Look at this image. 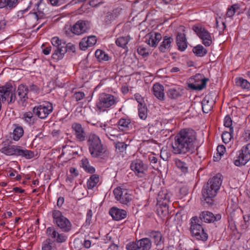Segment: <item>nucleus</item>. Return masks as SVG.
<instances>
[{"instance_id":"obj_15","label":"nucleus","mask_w":250,"mask_h":250,"mask_svg":"<svg viewBox=\"0 0 250 250\" xmlns=\"http://www.w3.org/2000/svg\"><path fill=\"white\" fill-rule=\"evenodd\" d=\"M46 233L48 237L55 242L63 243L67 239V236L63 233H60L54 227L47 228Z\"/></svg>"},{"instance_id":"obj_60","label":"nucleus","mask_w":250,"mask_h":250,"mask_svg":"<svg viewBox=\"0 0 250 250\" xmlns=\"http://www.w3.org/2000/svg\"><path fill=\"white\" fill-rule=\"evenodd\" d=\"M92 216V213L91 210L89 209L88 210L86 213V223L90 224Z\"/></svg>"},{"instance_id":"obj_51","label":"nucleus","mask_w":250,"mask_h":250,"mask_svg":"<svg viewBox=\"0 0 250 250\" xmlns=\"http://www.w3.org/2000/svg\"><path fill=\"white\" fill-rule=\"evenodd\" d=\"M116 149L120 152H123L126 150L127 145L123 142H118L115 145Z\"/></svg>"},{"instance_id":"obj_50","label":"nucleus","mask_w":250,"mask_h":250,"mask_svg":"<svg viewBox=\"0 0 250 250\" xmlns=\"http://www.w3.org/2000/svg\"><path fill=\"white\" fill-rule=\"evenodd\" d=\"M240 8V6L238 4H235L232 5L228 9L226 15L228 17H232L235 14L236 10Z\"/></svg>"},{"instance_id":"obj_37","label":"nucleus","mask_w":250,"mask_h":250,"mask_svg":"<svg viewBox=\"0 0 250 250\" xmlns=\"http://www.w3.org/2000/svg\"><path fill=\"white\" fill-rule=\"evenodd\" d=\"M182 90L179 88H171L167 91L168 97L171 99H176L182 96Z\"/></svg>"},{"instance_id":"obj_43","label":"nucleus","mask_w":250,"mask_h":250,"mask_svg":"<svg viewBox=\"0 0 250 250\" xmlns=\"http://www.w3.org/2000/svg\"><path fill=\"white\" fill-rule=\"evenodd\" d=\"M235 83L237 86L241 87L242 88L248 89L250 88V83L242 78H236Z\"/></svg>"},{"instance_id":"obj_3","label":"nucleus","mask_w":250,"mask_h":250,"mask_svg":"<svg viewBox=\"0 0 250 250\" xmlns=\"http://www.w3.org/2000/svg\"><path fill=\"white\" fill-rule=\"evenodd\" d=\"M51 43L53 45V53L52 58L53 60L59 61L62 59L67 51L75 52L76 46L72 43H65L60 40L58 37H54L51 39Z\"/></svg>"},{"instance_id":"obj_13","label":"nucleus","mask_w":250,"mask_h":250,"mask_svg":"<svg viewBox=\"0 0 250 250\" xmlns=\"http://www.w3.org/2000/svg\"><path fill=\"white\" fill-rule=\"evenodd\" d=\"M192 29L202 40V43L206 46H209L211 44L212 39L211 35L205 28L199 25H194Z\"/></svg>"},{"instance_id":"obj_1","label":"nucleus","mask_w":250,"mask_h":250,"mask_svg":"<svg viewBox=\"0 0 250 250\" xmlns=\"http://www.w3.org/2000/svg\"><path fill=\"white\" fill-rule=\"evenodd\" d=\"M196 133L191 129L181 130L175 137L172 144L173 152L175 154L191 153L194 150V143Z\"/></svg>"},{"instance_id":"obj_62","label":"nucleus","mask_w":250,"mask_h":250,"mask_svg":"<svg viewBox=\"0 0 250 250\" xmlns=\"http://www.w3.org/2000/svg\"><path fill=\"white\" fill-rule=\"evenodd\" d=\"M118 246L117 245L112 244L108 247L107 250H118Z\"/></svg>"},{"instance_id":"obj_44","label":"nucleus","mask_w":250,"mask_h":250,"mask_svg":"<svg viewBox=\"0 0 250 250\" xmlns=\"http://www.w3.org/2000/svg\"><path fill=\"white\" fill-rule=\"evenodd\" d=\"M233 128H230L229 131H224L222 135L223 142L225 143H228L233 137Z\"/></svg>"},{"instance_id":"obj_39","label":"nucleus","mask_w":250,"mask_h":250,"mask_svg":"<svg viewBox=\"0 0 250 250\" xmlns=\"http://www.w3.org/2000/svg\"><path fill=\"white\" fill-rule=\"evenodd\" d=\"M159 205L157 208L158 214L161 217H165L168 214V208L167 204L165 203H158Z\"/></svg>"},{"instance_id":"obj_49","label":"nucleus","mask_w":250,"mask_h":250,"mask_svg":"<svg viewBox=\"0 0 250 250\" xmlns=\"http://www.w3.org/2000/svg\"><path fill=\"white\" fill-rule=\"evenodd\" d=\"M33 112H27L23 114L24 121L29 125H33L35 123V118Z\"/></svg>"},{"instance_id":"obj_25","label":"nucleus","mask_w":250,"mask_h":250,"mask_svg":"<svg viewBox=\"0 0 250 250\" xmlns=\"http://www.w3.org/2000/svg\"><path fill=\"white\" fill-rule=\"evenodd\" d=\"M97 42V38L95 36H89L82 39L79 43L81 50H85L88 47H92Z\"/></svg>"},{"instance_id":"obj_19","label":"nucleus","mask_w":250,"mask_h":250,"mask_svg":"<svg viewBox=\"0 0 250 250\" xmlns=\"http://www.w3.org/2000/svg\"><path fill=\"white\" fill-rule=\"evenodd\" d=\"M199 218L202 221L209 223L220 220L221 215L220 214L214 215L210 211H203L200 214Z\"/></svg>"},{"instance_id":"obj_23","label":"nucleus","mask_w":250,"mask_h":250,"mask_svg":"<svg viewBox=\"0 0 250 250\" xmlns=\"http://www.w3.org/2000/svg\"><path fill=\"white\" fill-rule=\"evenodd\" d=\"M100 127L103 130V133L111 140L118 137V130L115 127L107 125L106 124H101Z\"/></svg>"},{"instance_id":"obj_41","label":"nucleus","mask_w":250,"mask_h":250,"mask_svg":"<svg viewBox=\"0 0 250 250\" xmlns=\"http://www.w3.org/2000/svg\"><path fill=\"white\" fill-rule=\"evenodd\" d=\"M99 182V177L98 175H92L87 182V187L88 189L93 188Z\"/></svg>"},{"instance_id":"obj_47","label":"nucleus","mask_w":250,"mask_h":250,"mask_svg":"<svg viewBox=\"0 0 250 250\" xmlns=\"http://www.w3.org/2000/svg\"><path fill=\"white\" fill-rule=\"evenodd\" d=\"M138 114L139 117L142 120H145L147 117V108L144 104L138 105Z\"/></svg>"},{"instance_id":"obj_59","label":"nucleus","mask_w":250,"mask_h":250,"mask_svg":"<svg viewBox=\"0 0 250 250\" xmlns=\"http://www.w3.org/2000/svg\"><path fill=\"white\" fill-rule=\"evenodd\" d=\"M113 20H114L113 15L110 13H107L105 17V19H104L105 22L107 24H108L110 22V21H112Z\"/></svg>"},{"instance_id":"obj_16","label":"nucleus","mask_w":250,"mask_h":250,"mask_svg":"<svg viewBox=\"0 0 250 250\" xmlns=\"http://www.w3.org/2000/svg\"><path fill=\"white\" fill-rule=\"evenodd\" d=\"M90 24L87 21L79 20L71 27V32L77 35L83 34L90 29Z\"/></svg>"},{"instance_id":"obj_56","label":"nucleus","mask_w":250,"mask_h":250,"mask_svg":"<svg viewBox=\"0 0 250 250\" xmlns=\"http://www.w3.org/2000/svg\"><path fill=\"white\" fill-rule=\"evenodd\" d=\"M224 125L226 127H229V129H230V128H233L231 126H232V120L229 116L228 115L225 117L224 121Z\"/></svg>"},{"instance_id":"obj_6","label":"nucleus","mask_w":250,"mask_h":250,"mask_svg":"<svg viewBox=\"0 0 250 250\" xmlns=\"http://www.w3.org/2000/svg\"><path fill=\"white\" fill-rule=\"evenodd\" d=\"M199 222V219L197 216L193 217L190 219L189 230L191 235L192 237L197 240L206 241L208 238V235Z\"/></svg>"},{"instance_id":"obj_54","label":"nucleus","mask_w":250,"mask_h":250,"mask_svg":"<svg viewBox=\"0 0 250 250\" xmlns=\"http://www.w3.org/2000/svg\"><path fill=\"white\" fill-rule=\"evenodd\" d=\"M85 96V94L83 92H76L73 96V98L76 101H79L82 100Z\"/></svg>"},{"instance_id":"obj_21","label":"nucleus","mask_w":250,"mask_h":250,"mask_svg":"<svg viewBox=\"0 0 250 250\" xmlns=\"http://www.w3.org/2000/svg\"><path fill=\"white\" fill-rule=\"evenodd\" d=\"M28 87L24 84H20L17 89L18 97L19 98L18 102L20 104L24 106L26 104L28 97Z\"/></svg>"},{"instance_id":"obj_46","label":"nucleus","mask_w":250,"mask_h":250,"mask_svg":"<svg viewBox=\"0 0 250 250\" xmlns=\"http://www.w3.org/2000/svg\"><path fill=\"white\" fill-rule=\"evenodd\" d=\"M175 164L176 167L180 169L182 172L185 173L188 171V165L184 162L181 161L180 159H176L175 160Z\"/></svg>"},{"instance_id":"obj_26","label":"nucleus","mask_w":250,"mask_h":250,"mask_svg":"<svg viewBox=\"0 0 250 250\" xmlns=\"http://www.w3.org/2000/svg\"><path fill=\"white\" fill-rule=\"evenodd\" d=\"M173 39L169 36H165L163 37V40L160 45L159 47L160 51L162 52H166L169 51L171 43L173 42Z\"/></svg>"},{"instance_id":"obj_42","label":"nucleus","mask_w":250,"mask_h":250,"mask_svg":"<svg viewBox=\"0 0 250 250\" xmlns=\"http://www.w3.org/2000/svg\"><path fill=\"white\" fill-rule=\"evenodd\" d=\"M193 52L198 57H203L207 53V50L202 45H198L192 49Z\"/></svg>"},{"instance_id":"obj_9","label":"nucleus","mask_w":250,"mask_h":250,"mask_svg":"<svg viewBox=\"0 0 250 250\" xmlns=\"http://www.w3.org/2000/svg\"><path fill=\"white\" fill-rule=\"evenodd\" d=\"M16 86L10 83H6L0 86V99L2 102H7L10 104H13L16 100Z\"/></svg>"},{"instance_id":"obj_57","label":"nucleus","mask_w":250,"mask_h":250,"mask_svg":"<svg viewBox=\"0 0 250 250\" xmlns=\"http://www.w3.org/2000/svg\"><path fill=\"white\" fill-rule=\"evenodd\" d=\"M226 151V148L223 145L218 146L217 147V154L219 155L220 156L223 155Z\"/></svg>"},{"instance_id":"obj_36","label":"nucleus","mask_w":250,"mask_h":250,"mask_svg":"<svg viewBox=\"0 0 250 250\" xmlns=\"http://www.w3.org/2000/svg\"><path fill=\"white\" fill-rule=\"evenodd\" d=\"M138 242L139 249L142 250H149L151 248L152 242L148 238H142L138 240Z\"/></svg>"},{"instance_id":"obj_12","label":"nucleus","mask_w":250,"mask_h":250,"mask_svg":"<svg viewBox=\"0 0 250 250\" xmlns=\"http://www.w3.org/2000/svg\"><path fill=\"white\" fill-rule=\"evenodd\" d=\"M250 160V143L242 147L234 161L236 166L240 167L245 165Z\"/></svg>"},{"instance_id":"obj_32","label":"nucleus","mask_w":250,"mask_h":250,"mask_svg":"<svg viewBox=\"0 0 250 250\" xmlns=\"http://www.w3.org/2000/svg\"><path fill=\"white\" fill-rule=\"evenodd\" d=\"M147 235L151 238L156 246L161 245L163 242L162 241V235L160 231H151L147 233Z\"/></svg>"},{"instance_id":"obj_34","label":"nucleus","mask_w":250,"mask_h":250,"mask_svg":"<svg viewBox=\"0 0 250 250\" xmlns=\"http://www.w3.org/2000/svg\"><path fill=\"white\" fill-rule=\"evenodd\" d=\"M35 13H30L25 17L26 24L30 27L34 28L39 22Z\"/></svg>"},{"instance_id":"obj_28","label":"nucleus","mask_w":250,"mask_h":250,"mask_svg":"<svg viewBox=\"0 0 250 250\" xmlns=\"http://www.w3.org/2000/svg\"><path fill=\"white\" fill-rule=\"evenodd\" d=\"M152 91L154 95L160 100H164L165 98V94L164 92V86L156 83L153 85Z\"/></svg>"},{"instance_id":"obj_38","label":"nucleus","mask_w":250,"mask_h":250,"mask_svg":"<svg viewBox=\"0 0 250 250\" xmlns=\"http://www.w3.org/2000/svg\"><path fill=\"white\" fill-rule=\"evenodd\" d=\"M81 165L85 171L89 173H93L95 172V168L90 165L89 161L87 158H83L81 161Z\"/></svg>"},{"instance_id":"obj_7","label":"nucleus","mask_w":250,"mask_h":250,"mask_svg":"<svg viewBox=\"0 0 250 250\" xmlns=\"http://www.w3.org/2000/svg\"><path fill=\"white\" fill-rule=\"evenodd\" d=\"M118 102V99L117 97L110 94L102 93L99 96L96 106L100 112H103L106 108L115 105Z\"/></svg>"},{"instance_id":"obj_52","label":"nucleus","mask_w":250,"mask_h":250,"mask_svg":"<svg viewBox=\"0 0 250 250\" xmlns=\"http://www.w3.org/2000/svg\"><path fill=\"white\" fill-rule=\"evenodd\" d=\"M126 249L127 250H137L139 249L138 241L128 243L126 246Z\"/></svg>"},{"instance_id":"obj_18","label":"nucleus","mask_w":250,"mask_h":250,"mask_svg":"<svg viewBox=\"0 0 250 250\" xmlns=\"http://www.w3.org/2000/svg\"><path fill=\"white\" fill-rule=\"evenodd\" d=\"M195 83L189 84V87L194 90H202L206 85L208 79L203 78L201 74H196L194 78Z\"/></svg>"},{"instance_id":"obj_4","label":"nucleus","mask_w":250,"mask_h":250,"mask_svg":"<svg viewBox=\"0 0 250 250\" xmlns=\"http://www.w3.org/2000/svg\"><path fill=\"white\" fill-rule=\"evenodd\" d=\"M87 145L91 156L93 158H102L106 152V148L102 143L100 137L94 133H90L87 137Z\"/></svg>"},{"instance_id":"obj_40","label":"nucleus","mask_w":250,"mask_h":250,"mask_svg":"<svg viewBox=\"0 0 250 250\" xmlns=\"http://www.w3.org/2000/svg\"><path fill=\"white\" fill-rule=\"evenodd\" d=\"M74 148L70 146H65L62 147L61 156L66 155L67 159H70L71 157L75 154Z\"/></svg>"},{"instance_id":"obj_30","label":"nucleus","mask_w":250,"mask_h":250,"mask_svg":"<svg viewBox=\"0 0 250 250\" xmlns=\"http://www.w3.org/2000/svg\"><path fill=\"white\" fill-rule=\"evenodd\" d=\"M118 126L120 130L127 131L132 127L130 119L127 118H121L118 122Z\"/></svg>"},{"instance_id":"obj_17","label":"nucleus","mask_w":250,"mask_h":250,"mask_svg":"<svg viewBox=\"0 0 250 250\" xmlns=\"http://www.w3.org/2000/svg\"><path fill=\"white\" fill-rule=\"evenodd\" d=\"M72 131L76 139L79 142H83L86 140V133L81 124L74 123L72 125Z\"/></svg>"},{"instance_id":"obj_29","label":"nucleus","mask_w":250,"mask_h":250,"mask_svg":"<svg viewBox=\"0 0 250 250\" xmlns=\"http://www.w3.org/2000/svg\"><path fill=\"white\" fill-rule=\"evenodd\" d=\"M170 195L167 189H162L158 194L157 200L158 203L168 204L170 201Z\"/></svg>"},{"instance_id":"obj_55","label":"nucleus","mask_w":250,"mask_h":250,"mask_svg":"<svg viewBox=\"0 0 250 250\" xmlns=\"http://www.w3.org/2000/svg\"><path fill=\"white\" fill-rule=\"evenodd\" d=\"M51 5L53 6H60L68 1V0H48Z\"/></svg>"},{"instance_id":"obj_10","label":"nucleus","mask_w":250,"mask_h":250,"mask_svg":"<svg viewBox=\"0 0 250 250\" xmlns=\"http://www.w3.org/2000/svg\"><path fill=\"white\" fill-rule=\"evenodd\" d=\"M115 199L122 204L128 205L132 200V191L124 188L117 187L113 190Z\"/></svg>"},{"instance_id":"obj_35","label":"nucleus","mask_w":250,"mask_h":250,"mask_svg":"<svg viewBox=\"0 0 250 250\" xmlns=\"http://www.w3.org/2000/svg\"><path fill=\"white\" fill-rule=\"evenodd\" d=\"M42 250H56L55 243L50 238H47L42 243Z\"/></svg>"},{"instance_id":"obj_58","label":"nucleus","mask_w":250,"mask_h":250,"mask_svg":"<svg viewBox=\"0 0 250 250\" xmlns=\"http://www.w3.org/2000/svg\"><path fill=\"white\" fill-rule=\"evenodd\" d=\"M33 13H35V14L37 16L36 18H37V20L39 21L44 19V18L45 17V14L43 12V11H42L40 10H39L38 11V12H33Z\"/></svg>"},{"instance_id":"obj_64","label":"nucleus","mask_w":250,"mask_h":250,"mask_svg":"<svg viewBox=\"0 0 250 250\" xmlns=\"http://www.w3.org/2000/svg\"><path fill=\"white\" fill-rule=\"evenodd\" d=\"M64 202V198L60 197L58 198L57 201V206L59 207H61Z\"/></svg>"},{"instance_id":"obj_22","label":"nucleus","mask_w":250,"mask_h":250,"mask_svg":"<svg viewBox=\"0 0 250 250\" xmlns=\"http://www.w3.org/2000/svg\"><path fill=\"white\" fill-rule=\"evenodd\" d=\"M215 101L211 94L206 95L203 99L201 104L202 110L205 113H208L213 108Z\"/></svg>"},{"instance_id":"obj_11","label":"nucleus","mask_w":250,"mask_h":250,"mask_svg":"<svg viewBox=\"0 0 250 250\" xmlns=\"http://www.w3.org/2000/svg\"><path fill=\"white\" fill-rule=\"evenodd\" d=\"M52 104L45 102L42 104L35 106L32 110L33 113L41 119H45L53 111Z\"/></svg>"},{"instance_id":"obj_27","label":"nucleus","mask_w":250,"mask_h":250,"mask_svg":"<svg viewBox=\"0 0 250 250\" xmlns=\"http://www.w3.org/2000/svg\"><path fill=\"white\" fill-rule=\"evenodd\" d=\"M176 43L178 49L181 51H184L187 47V42L185 34L178 33L176 38Z\"/></svg>"},{"instance_id":"obj_33","label":"nucleus","mask_w":250,"mask_h":250,"mask_svg":"<svg viewBox=\"0 0 250 250\" xmlns=\"http://www.w3.org/2000/svg\"><path fill=\"white\" fill-rule=\"evenodd\" d=\"M14 127L12 137L15 141H18L23 136L24 131L23 128L18 124L13 125Z\"/></svg>"},{"instance_id":"obj_14","label":"nucleus","mask_w":250,"mask_h":250,"mask_svg":"<svg viewBox=\"0 0 250 250\" xmlns=\"http://www.w3.org/2000/svg\"><path fill=\"white\" fill-rule=\"evenodd\" d=\"M130 168L133 171L137 176L143 177L147 170V166L142 160L136 159L132 162L130 164Z\"/></svg>"},{"instance_id":"obj_20","label":"nucleus","mask_w":250,"mask_h":250,"mask_svg":"<svg viewBox=\"0 0 250 250\" xmlns=\"http://www.w3.org/2000/svg\"><path fill=\"white\" fill-rule=\"evenodd\" d=\"M162 35L158 32H152L145 37V42L151 47H155L162 39Z\"/></svg>"},{"instance_id":"obj_48","label":"nucleus","mask_w":250,"mask_h":250,"mask_svg":"<svg viewBox=\"0 0 250 250\" xmlns=\"http://www.w3.org/2000/svg\"><path fill=\"white\" fill-rule=\"evenodd\" d=\"M95 55L99 61H107L109 59L107 54L101 50H96Z\"/></svg>"},{"instance_id":"obj_45","label":"nucleus","mask_w":250,"mask_h":250,"mask_svg":"<svg viewBox=\"0 0 250 250\" xmlns=\"http://www.w3.org/2000/svg\"><path fill=\"white\" fill-rule=\"evenodd\" d=\"M129 40V36L120 37L117 39L116 43L118 46L125 48Z\"/></svg>"},{"instance_id":"obj_31","label":"nucleus","mask_w":250,"mask_h":250,"mask_svg":"<svg viewBox=\"0 0 250 250\" xmlns=\"http://www.w3.org/2000/svg\"><path fill=\"white\" fill-rule=\"evenodd\" d=\"M19 0H0V8H4L10 10L15 8L19 3Z\"/></svg>"},{"instance_id":"obj_5","label":"nucleus","mask_w":250,"mask_h":250,"mask_svg":"<svg viewBox=\"0 0 250 250\" xmlns=\"http://www.w3.org/2000/svg\"><path fill=\"white\" fill-rule=\"evenodd\" d=\"M0 151L8 156L15 155L24 157L27 159L33 158L35 156L34 152L27 150L20 146H8L2 147Z\"/></svg>"},{"instance_id":"obj_2","label":"nucleus","mask_w":250,"mask_h":250,"mask_svg":"<svg viewBox=\"0 0 250 250\" xmlns=\"http://www.w3.org/2000/svg\"><path fill=\"white\" fill-rule=\"evenodd\" d=\"M222 179L219 174L210 178L203 188L202 199L208 204L212 203V198L217 194L222 185Z\"/></svg>"},{"instance_id":"obj_8","label":"nucleus","mask_w":250,"mask_h":250,"mask_svg":"<svg viewBox=\"0 0 250 250\" xmlns=\"http://www.w3.org/2000/svg\"><path fill=\"white\" fill-rule=\"evenodd\" d=\"M53 223L57 225L63 232H68L72 229V224L70 221L59 210L52 211Z\"/></svg>"},{"instance_id":"obj_63","label":"nucleus","mask_w":250,"mask_h":250,"mask_svg":"<svg viewBox=\"0 0 250 250\" xmlns=\"http://www.w3.org/2000/svg\"><path fill=\"white\" fill-rule=\"evenodd\" d=\"M149 160L151 164H156L157 162V159L155 156L152 155L149 157Z\"/></svg>"},{"instance_id":"obj_61","label":"nucleus","mask_w":250,"mask_h":250,"mask_svg":"<svg viewBox=\"0 0 250 250\" xmlns=\"http://www.w3.org/2000/svg\"><path fill=\"white\" fill-rule=\"evenodd\" d=\"M135 98L136 101H137V102L139 103L138 105H141V104H144L142 103V101H143L142 97H141V96L140 95H139V94H136L135 95Z\"/></svg>"},{"instance_id":"obj_24","label":"nucleus","mask_w":250,"mask_h":250,"mask_svg":"<svg viewBox=\"0 0 250 250\" xmlns=\"http://www.w3.org/2000/svg\"><path fill=\"white\" fill-rule=\"evenodd\" d=\"M109 214L113 219L116 221H120L125 219L127 216V212L124 209L117 208V207L111 208L109 211Z\"/></svg>"},{"instance_id":"obj_53","label":"nucleus","mask_w":250,"mask_h":250,"mask_svg":"<svg viewBox=\"0 0 250 250\" xmlns=\"http://www.w3.org/2000/svg\"><path fill=\"white\" fill-rule=\"evenodd\" d=\"M137 52L139 54L144 56L146 57L148 55V50L145 47L142 46H140L137 49Z\"/></svg>"}]
</instances>
